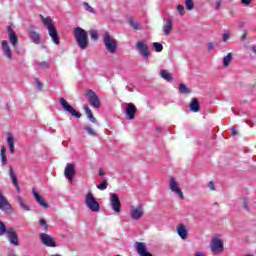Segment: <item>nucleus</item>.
<instances>
[{"instance_id": "bb28decb", "label": "nucleus", "mask_w": 256, "mask_h": 256, "mask_svg": "<svg viewBox=\"0 0 256 256\" xmlns=\"http://www.w3.org/2000/svg\"><path fill=\"white\" fill-rule=\"evenodd\" d=\"M190 111H192V113H199V101L197 98L192 99L190 103Z\"/></svg>"}, {"instance_id": "c03bdc74", "label": "nucleus", "mask_w": 256, "mask_h": 256, "mask_svg": "<svg viewBox=\"0 0 256 256\" xmlns=\"http://www.w3.org/2000/svg\"><path fill=\"white\" fill-rule=\"evenodd\" d=\"M39 223H40L41 227H43V230L47 231V229H48L47 228V222L44 219H40Z\"/></svg>"}, {"instance_id": "7c9ffc66", "label": "nucleus", "mask_w": 256, "mask_h": 256, "mask_svg": "<svg viewBox=\"0 0 256 256\" xmlns=\"http://www.w3.org/2000/svg\"><path fill=\"white\" fill-rule=\"evenodd\" d=\"M179 92L182 95H189V93H191V89L187 88V86L183 83L179 84Z\"/></svg>"}, {"instance_id": "680f3d73", "label": "nucleus", "mask_w": 256, "mask_h": 256, "mask_svg": "<svg viewBox=\"0 0 256 256\" xmlns=\"http://www.w3.org/2000/svg\"><path fill=\"white\" fill-rule=\"evenodd\" d=\"M246 256H254L253 254H248V255H246Z\"/></svg>"}, {"instance_id": "dca6fc26", "label": "nucleus", "mask_w": 256, "mask_h": 256, "mask_svg": "<svg viewBox=\"0 0 256 256\" xmlns=\"http://www.w3.org/2000/svg\"><path fill=\"white\" fill-rule=\"evenodd\" d=\"M1 47L4 57H6L8 61H13V52L11 51V46H9V42L7 40H2Z\"/></svg>"}, {"instance_id": "f704fd0d", "label": "nucleus", "mask_w": 256, "mask_h": 256, "mask_svg": "<svg viewBox=\"0 0 256 256\" xmlns=\"http://www.w3.org/2000/svg\"><path fill=\"white\" fill-rule=\"evenodd\" d=\"M128 23L130 27H133L135 29V31H139V29H141V27L139 26V23L134 21L133 19H130Z\"/></svg>"}, {"instance_id": "39448f33", "label": "nucleus", "mask_w": 256, "mask_h": 256, "mask_svg": "<svg viewBox=\"0 0 256 256\" xmlns=\"http://www.w3.org/2000/svg\"><path fill=\"white\" fill-rule=\"evenodd\" d=\"M145 215V207L141 204L130 206V217L132 221H140Z\"/></svg>"}, {"instance_id": "a18cd8bd", "label": "nucleus", "mask_w": 256, "mask_h": 256, "mask_svg": "<svg viewBox=\"0 0 256 256\" xmlns=\"http://www.w3.org/2000/svg\"><path fill=\"white\" fill-rule=\"evenodd\" d=\"M215 49V44L213 42H208L207 43V50L208 51H213Z\"/></svg>"}, {"instance_id": "473e14b6", "label": "nucleus", "mask_w": 256, "mask_h": 256, "mask_svg": "<svg viewBox=\"0 0 256 256\" xmlns=\"http://www.w3.org/2000/svg\"><path fill=\"white\" fill-rule=\"evenodd\" d=\"M184 3L188 11H193V9H195V3H193V0H185Z\"/></svg>"}, {"instance_id": "aec40b11", "label": "nucleus", "mask_w": 256, "mask_h": 256, "mask_svg": "<svg viewBox=\"0 0 256 256\" xmlns=\"http://www.w3.org/2000/svg\"><path fill=\"white\" fill-rule=\"evenodd\" d=\"M163 34L167 37L173 31V18H166L162 27Z\"/></svg>"}, {"instance_id": "8fccbe9b", "label": "nucleus", "mask_w": 256, "mask_h": 256, "mask_svg": "<svg viewBox=\"0 0 256 256\" xmlns=\"http://www.w3.org/2000/svg\"><path fill=\"white\" fill-rule=\"evenodd\" d=\"M249 51H252V53H254V55H256V46L255 45H251L248 47Z\"/></svg>"}, {"instance_id": "9b49d317", "label": "nucleus", "mask_w": 256, "mask_h": 256, "mask_svg": "<svg viewBox=\"0 0 256 256\" xmlns=\"http://www.w3.org/2000/svg\"><path fill=\"white\" fill-rule=\"evenodd\" d=\"M87 99L90 105H92V107H94L95 109H99V107H101V101L99 100V96H97V94L93 90H88Z\"/></svg>"}, {"instance_id": "c756f323", "label": "nucleus", "mask_w": 256, "mask_h": 256, "mask_svg": "<svg viewBox=\"0 0 256 256\" xmlns=\"http://www.w3.org/2000/svg\"><path fill=\"white\" fill-rule=\"evenodd\" d=\"M160 76L165 81H173V77H171V73H169L167 70H161L160 71Z\"/></svg>"}, {"instance_id": "412c9836", "label": "nucleus", "mask_w": 256, "mask_h": 256, "mask_svg": "<svg viewBox=\"0 0 256 256\" xmlns=\"http://www.w3.org/2000/svg\"><path fill=\"white\" fill-rule=\"evenodd\" d=\"M32 195L36 202H38L40 207H43L44 209H47L49 207V204L45 200H43V197L39 195V192H37L35 188L32 189Z\"/></svg>"}, {"instance_id": "c9c22d12", "label": "nucleus", "mask_w": 256, "mask_h": 256, "mask_svg": "<svg viewBox=\"0 0 256 256\" xmlns=\"http://www.w3.org/2000/svg\"><path fill=\"white\" fill-rule=\"evenodd\" d=\"M153 47H154L156 53H161V51H163V44H161L159 42H154Z\"/></svg>"}, {"instance_id": "6e6d98bb", "label": "nucleus", "mask_w": 256, "mask_h": 256, "mask_svg": "<svg viewBox=\"0 0 256 256\" xmlns=\"http://www.w3.org/2000/svg\"><path fill=\"white\" fill-rule=\"evenodd\" d=\"M219 7H221V1L216 2V9H219Z\"/></svg>"}, {"instance_id": "58836bf2", "label": "nucleus", "mask_w": 256, "mask_h": 256, "mask_svg": "<svg viewBox=\"0 0 256 256\" xmlns=\"http://www.w3.org/2000/svg\"><path fill=\"white\" fill-rule=\"evenodd\" d=\"M83 7H84L85 11H88V13H95V9H93V7H91V5H89V3L84 2Z\"/></svg>"}, {"instance_id": "4d7b16f0", "label": "nucleus", "mask_w": 256, "mask_h": 256, "mask_svg": "<svg viewBox=\"0 0 256 256\" xmlns=\"http://www.w3.org/2000/svg\"><path fill=\"white\" fill-rule=\"evenodd\" d=\"M238 27H240V29L243 28V27H245V23H244V22H240V23L238 24Z\"/></svg>"}, {"instance_id": "0eeeda50", "label": "nucleus", "mask_w": 256, "mask_h": 256, "mask_svg": "<svg viewBox=\"0 0 256 256\" xmlns=\"http://www.w3.org/2000/svg\"><path fill=\"white\" fill-rule=\"evenodd\" d=\"M168 187L174 195H176L179 199H181V201H183V199H185V195L183 194V190H181V186L179 185V182L177 180H175V178L171 177L169 179Z\"/></svg>"}, {"instance_id": "f8f14e48", "label": "nucleus", "mask_w": 256, "mask_h": 256, "mask_svg": "<svg viewBox=\"0 0 256 256\" xmlns=\"http://www.w3.org/2000/svg\"><path fill=\"white\" fill-rule=\"evenodd\" d=\"M136 49L140 55H142V58L144 61H147L149 59V47L147 44L143 41H139L136 43Z\"/></svg>"}, {"instance_id": "bf43d9fd", "label": "nucleus", "mask_w": 256, "mask_h": 256, "mask_svg": "<svg viewBox=\"0 0 256 256\" xmlns=\"http://www.w3.org/2000/svg\"><path fill=\"white\" fill-rule=\"evenodd\" d=\"M99 175H100V177H103V175H105V172H103V170H100Z\"/></svg>"}, {"instance_id": "5701e85b", "label": "nucleus", "mask_w": 256, "mask_h": 256, "mask_svg": "<svg viewBox=\"0 0 256 256\" xmlns=\"http://www.w3.org/2000/svg\"><path fill=\"white\" fill-rule=\"evenodd\" d=\"M9 176L10 179L14 185V187H16V191L17 193H21V188L19 187V181L17 180V176H15V171L13 170V167H9Z\"/></svg>"}, {"instance_id": "393cba45", "label": "nucleus", "mask_w": 256, "mask_h": 256, "mask_svg": "<svg viewBox=\"0 0 256 256\" xmlns=\"http://www.w3.org/2000/svg\"><path fill=\"white\" fill-rule=\"evenodd\" d=\"M0 209L1 211H9L11 209V204L7 199H5V196H3V192L0 190Z\"/></svg>"}, {"instance_id": "6e6552de", "label": "nucleus", "mask_w": 256, "mask_h": 256, "mask_svg": "<svg viewBox=\"0 0 256 256\" xmlns=\"http://www.w3.org/2000/svg\"><path fill=\"white\" fill-rule=\"evenodd\" d=\"M109 205L114 213L117 215L121 213V200L119 199V195L116 193H110Z\"/></svg>"}, {"instance_id": "49530a36", "label": "nucleus", "mask_w": 256, "mask_h": 256, "mask_svg": "<svg viewBox=\"0 0 256 256\" xmlns=\"http://www.w3.org/2000/svg\"><path fill=\"white\" fill-rule=\"evenodd\" d=\"M87 117H88L89 121H91V123H97V119H95V116H93V113L88 114Z\"/></svg>"}, {"instance_id": "b1692460", "label": "nucleus", "mask_w": 256, "mask_h": 256, "mask_svg": "<svg viewBox=\"0 0 256 256\" xmlns=\"http://www.w3.org/2000/svg\"><path fill=\"white\" fill-rule=\"evenodd\" d=\"M6 141H7L10 153H12L13 155L15 153V138L13 137V134H11V132L7 133Z\"/></svg>"}, {"instance_id": "e433bc0d", "label": "nucleus", "mask_w": 256, "mask_h": 256, "mask_svg": "<svg viewBox=\"0 0 256 256\" xmlns=\"http://www.w3.org/2000/svg\"><path fill=\"white\" fill-rule=\"evenodd\" d=\"M85 131H87L88 135H91L92 137L97 136V132L90 126L84 127Z\"/></svg>"}, {"instance_id": "72a5a7b5", "label": "nucleus", "mask_w": 256, "mask_h": 256, "mask_svg": "<svg viewBox=\"0 0 256 256\" xmlns=\"http://www.w3.org/2000/svg\"><path fill=\"white\" fill-rule=\"evenodd\" d=\"M8 231L9 228H7V226H5V223H3V221L0 220V237L6 235Z\"/></svg>"}, {"instance_id": "de8ad7c7", "label": "nucleus", "mask_w": 256, "mask_h": 256, "mask_svg": "<svg viewBox=\"0 0 256 256\" xmlns=\"http://www.w3.org/2000/svg\"><path fill=\"white\" fill-rule=\"evenodd\" d=\"M208 189H210V191H215V183H213V181L208 183Z\"/></svg>"}, {"instance_id": "13d9d810", "label": "nucleus", "mask_w": 256, "mask_h": 256, "mask_svg": "<svg viewBox=\"0 0 256 256\" xmlns=\"http://www.w3.org/2000/svg\"><path fill=\"white\" fill-rule=\"evenodd\" d=\"M244 209H246V211H249V206L247 205V202L244 201Z\"/></svg>"}, {"instance_id": "a211bd4d", "label": "nucleus", "mask_w": 256, "mask_h": 256, "mask_svg": "<svg viewBox=\"0 0 256 256\" xmlns=\"http://www.w3.org/2000/svg\"><path fill=\"white\" fill-rule=\"evenodd\" d=\"M64 176L68 179L69 183H73L75 177V164L68 163L64 170Z\"/></svg>"}, {"instance_id": "3c124183", "label": "nucleus", "mask_w": 256, "mask_h": 256, "mask_svg": "<svg viewBox=\"0 0 256 256\" xmlns=\"http://www.w3.org/2000/svg\"><path fill=\"white\" fill-rule=\"evenodd\" d=\"M194 256H207V255H206L205 252H203V251H196V252L194 253Z\"/></svg>"}, {"instance_id": "7ed1b4c3", "label": "nucleus", "mask_w": 256, "mask_h": 256, "mask_svg": "<svg viewBox=\"0 0 256 256\" xmlns=\"http://www.w3.org/2000/svg\"><path fill=\"white\" fill-rule=\"evenodd\" d=\"M103 43L108 53H110L111 55H115V53H117L119 42L113 36L109 35V33H105L103 35Z\"/></svg>"}, {"instance_id": "a19ab883", "label": "nucleus", "mask_w": 256, "mask_h": 256, "mask_svg": "<svg viewBox=\"0 0 256 256\" xmlns=\"http://www.w3.org/2000/svg\"><path fill=\"white\" fill-rule=\"evenodd\" d=\"M90 37H91V39H94V41H97V39H99V33H97V31L93 30L90 33Z\"/></svg>"}, {"instance_id": "f257e3e1", "label": "nucleus", "mask_w": 256, "mask_h": 256, "mask_svg": "<svg viewBox=\"0 0 256 256\" xmlns=\"http://www.w3.org/2000/svg\"><path fill=\"white\" fill-rule=\"evenodd\" d=\"M73 35L79 49L85 51V49L89 47V36L87 35V31L78 26L74 28Z\"/></svg>"}, {"instance_id": "4be33fe9", "label": "nucleus", "mask_w": 256, "mask_h": 256, "mask_svg": "<svg viewBox=\"0 0 256 256\" xmlns=\"http://www.w3.org/2000/svg\"><path fill=\"white\" fill-rule=\"evenodd\" d=\"M28 37L32 43H35V45H41V34H39L35 30H30L28 32Z\"/></svg>"}, {"instance_id": "ddd939ff", "label": "nucleus", "mask_w": 256, "mask_h": 256, "mask_svg": "<svg viewBox=\"0 0 256 256\" xmlns=\"http://www.w3.org/2000/svg\"><path fill=\"white\" fill-rule=\"evenodd\" d=\"M40 241L46 247H57V243L55 242V238L47 233L40 234Z\"/></svg>"}, {"instance_id": "cd10ccee", "label": "nucleus", "mask_w": 256, "mask_h": 256, "mask_svg": "<svg viewBox=\"0 0 256 256\" xmlns=\"http://www.w3.org/2000/svg\"><path fill=\"white\" fill-rule=\"evenodd\" d=\"M7 150L5 149V147L1 148L0 151V159H1V163L2 165H7Z\"/></svg>"}, {"instance_id": "79ce46f5", "label": "nucleus", "mask_w": 256, "mask_h": 256, "mask_svg": "<svg viewBox=\"0 0 256 256\" xmlns=\"http://www.w3.org/2000/svg\"><path fill=\"white\" fill-rule=\"evenodd\" d=\"M176 9L180 15H185V7L183 5H178Z\"/></svg>"}, {"instance_id": "a878e982", "label": "nucleus", "mask_w": 256, "mask_h": 256, "mask_svg": "<svg viewBox=\"0 0 256 256\" xmlns=\"http://www.w3.org/2000/svg\"><path fill=\"white\" fill-rule=\"evenodd\" d=\"M17 201H18L20 208H22L23 211H31V206H29V204H27V202H25L23 197L18 196Z\"/></svg>"}, {"instance_id": "9d476101", "label": "nucleus", "mask_w": 256, "mask_h": 256, "mask_svg": "<svg viewBox=\"0 0 256 256\" xmlns=\"http://www.w3.org/2000/svg\"><path fill=\"white\" fill-rule=\"evenodd\" d=\"M5 236L10 245H12L13 247H19V235H17V232L13 227H8V231Z\"/></svg>"}, {"instance_id": "4468645a", "label": "nucleus", "mask_w": 256, "mask_h": 256, "mask_svg": "<svg viewBox=\"0 0 256 256\" xmlns=\"http://www.w3.org/2000/svg\"><path fill=\"white\" fill-rule=\"evenodd\" d=\"M7 33H8L9 42L11 43L12 47L14 49H17V45L19 43V37L17 36V33H15V30H13V27L8 26Z\"/></svg>"}, {"instance_id": "2eb2a0df", "label": "nucleus", "mask_w": 256, "mask_h": 256, "mask_svg": "<svg viewBox=\"0 0 256 256\" xmlns=\"http://www.w3.org/2000/svg\"><path fill=\"white\" fill-rule=\"evenodd\" d=\"M134 249H136L139 256H153L147 251V244L145 242H135Z\"/></svg>"}, {"instance_id": "5fc2aeb1", "label": "nucleus", "mask_w": 256, "mask_h": 256, "mask_svg": "<svg viewBox=\"0 0 256 256\" xmlns=\"http://www.w3.org/2000/svg\"><path fill=\"white\" fill-rule=\"evenodd\" d=\"M245 39H247V31H244L242 35V41H245Z\"/></svg>"}, {"instance_id": "c85d7f7f", "label": "nucleus", "mask_w": 256, "mask_h": 256, "mask_svg": "<svg viewBox=\"0 0 256 256\" xmlns=\"http://www.w3.org/2000/svg\"><path fill=\"white\" fill-rule=\"evenodd\" d=\"M232 59H233V54L232 53H228L226 56H224V58H223V67H229V65L231 64Z\"/></svg>"}, {"instance_id": "6ab92c4d", "label": "nucleus", "mask_w": 256, "mask_h": 256, "mask_svg": "<svg viewBox=\"0 0 256 256\" xmlns=\"http://www.w3.org/2000/svg\"><path fill=\"white\" fill-rule=\"evenodd\" d=\"M135 113H137V107L133 103H127L125 108L126 119L130 121L135 119Z\"/></svg>"}, {"instance_id": "f03ea898", "label": "nucleus", "mask_w": 256, "mask_h": 256, "mask_svg": "<svg viewBox=\"0 0 256 256\" xmlns=\"http://www.w3.org/2000/svg\"><path fill=\"white\" fill-rule=\"evenodd\" d=\"M40 18L44 27L48 29V35H50L53 44L59 45V33L57 32V28H55V25L53 24V20H51V18L49 17L45 18L42 15H40Z\"/></svg>"}, {"instance_id": "603ef678", "label": "nucleus", "mask_w": 256, "mask_h": 256, "mask_svg": "<svg viewBox=\"0 0 256 256\" xmlns=\"http://www.w3.org/2000/svg\"><path fill=\"white\" fill-rule=\"evenodd\" d=\"M251 1L253 0H241L242 5H251Z\"/></svg>"}, {"instance_id": "37998d69", "label": "nucleus", "mask_w": 256, "mask_h": 256, "mask_svg": "<svg viewBox=\"0 0 256 256\" xmlns=\"http://www.w3.org/2000/svg\"><path fill=\"white\" fill-rule=\"evenodd\" d=\"M35 83L37 89H39V91H43V83H41V81H39L38 78H35Z\"/></svg>"}, {"instance_id": "864d4df0", "label": "nucleus", "mask_w": 256, "mask_h": 256, "mask_svg": "<svg viewBox=\"0 0 256 256\" xmlns=\"http://www.w3.org/2000/svg\"><path fill=\"white\" fill-rule=\"evenodd\" d=\"M7 256H17V255L15 254V250L11 249V250L8 251Z\"/></svg>"}, {"instance_id": "052dcab7", "label": "nucleus", "mask_w": 256, "mask_h": 256, "mask_svg": "<svg viewBox=\"0 0 256 256\" xmlns=\"http://www.w3.org/2000/svg\"><path fill=\"white\" fill-rule=\"evenodd\" d=\"M232 133L233 135H237V130H235V128H232Z\"/></svg>"}, {"instance_id": "09e8293b", "label": "nucleus", "mask_w": 256, "mask_h": 256, "mask_svg": "<svg viewBox=\"0 0 256 256\" xmlns=\"http://www.w3.org/2000/svg\"><path fill=\"white\" fill-rule=\"evenodd\" d=\"M84 110H85V113L86 115H91L93 112L91 111V108H89V106H84Z\"/></svg>"}, {"instance_id": "4c0bfd02", "label": "nucleus", "mask_w": 256, "mask_h": 256, "mask_svg": "<svg viewBox=\"0 0 256 256\" xmlns=\"http://www.w3.org/2000/svg\"><path fill=\"white\" fill-rule=\"evenodd\" d=\"M109 183L107 182V180L102 181L98 186L97 189H99L100 191H105V189H107Z\"/></svg>"}, {"instance_id": "f3484780", "label": "nucleus", "mask_w": 256, "mask_h": 256, "mask_svg": "<svg viewBox=\"0 0 256 256\" xmlns=\"http://www.w3.org/2000/svg\"><path fill=\"white\" fill-rule=\"evenodd\" d=\"M176 233L182 239V241L187 240V237H189V230L187 229V225L180 223L176 227Z\"/></svg>"}, {"instance_id": "423d86ee", "label": "nucleus", "mask_w": 256, "mask_h": 256, "mask_svg": "<svg viewBox=\"0 0 256 256\" xmlns=\"http://www.w3.org/2000/svg\"><path fill=\"white\" fill-rule=\"evenodd\" d=\"M212 253L214 255H221L223 251H225V245L223 243V239L220 236H214L210 245Z\"/></svg>"}, {"instance_id": "2f4dec72", "label": "nucleus", "mask_w": 256, "mask_h": 256, "mask_svg": "<svg viewBox=\"0 0 256 256\" xmlns=\"http://www.w3.org/2000/svg\"><path fill=\"white\" fill-rule=\"evenodd\" d=\"M231 39V31L230 30H225L222 34V41L223 43H227Z\"/></svg>"}, {"instance_id": "e2e57ef3", "label": "nucleus", "mask_w": 256, "mask_h": 256, "mask_svg": "<svg viewBox=\"0 0 256 256\" xmlns=\"http://www.w3.org/2000/svg\"><path fill=\"white\" fill-rule=\"evenodd\" d=\"M232 111H233V113H235V109L234 108H232Z\"/></svg>"}, {"instance_id": "20e7f679", "label": "nucleus", "mask_w": 256, "mask_h": 256, "mask_svg": "<svg viewBox=\"0 0 256 256\" xmlns=\"http://www.w3.org/2000/svg\"><path fill=\"white\" fill-rule=\"evenodd\" d=\"M84 203L87 209L92 211V213H99V211H101V206L99 205V202H97V200L95 199V196H93L92 192H88L85 195Z\"/></svg>"}, {"instance_id": "1a4fd4ad", "label": "nucleus", "mask_w": 256, "mask_h": 256, "mask_svg": "<svg viewBox=\"0 0 256 256\" xmlns=\"http://www.w3.org/2000/svg\"><path fill=\"white\" fill-rule=\"evenodd\" d=\"M59 102L63 111H65L66 113H69L70 115H72V117H76V119H81V113L77 112L75 108L69 105V102H67L65 98H60Z\"/></svg>"}, {"instance_id": "ea45409f", "label": "nucleus", "mask_w": 256, "mask_h": 256, "mask_svg": "<svg viewBox=\"0 0 256 256\" xmlns=\"http://www.w3.org/2000/svg\"><path fill=\"white\" fill-rule=\"evenodd\" d=\"M38 65L41 69H49V62H46V61L38 62Z\"/></svg>"}]
</instances>
